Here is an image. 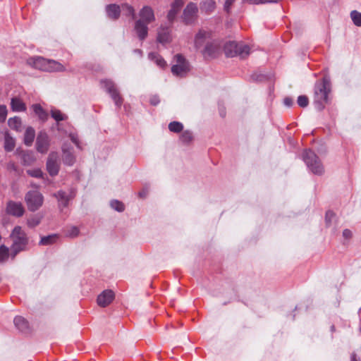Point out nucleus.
Instances as JSON below:
<instances>
[{
  "instance_id": "nucleus-1",
  "label": "nucleus",
  "mask_w": 361,
  "mask_h": 361,
  "mask_svg": "<svg viewBox=\"0 0 361 361\" xmlns=\"http://www.w3.org/2000/svg\"><path fill=\"white\" fill-rule=\"evenodd\" d=\"M331 82L327 76L319 80L314 85V103L319 111L324 109L330 101Z\"/></svg>"
},
{
  "instance_id": "nucleus-2",
  "label": "nucleus",
  "mask_w": 361,
  "mask_h": 361,
  "mask_svg": "<svg viewBox=\"0 0 361 361\" xmlns=\"http://www.w3.org/2000/svg\"><path fill=\"white\" fill-rule=\"evenodd\" d=\"M140 18L135 21V30L140 39H145L148 34V25L155 19L152 8L144 6L140 11Z\"/></svg>"
},
{
  "instance_id": "nucleus-3",
  "label": "nucleus",
  "mask_w": 361,
  "mask_h": 361,
  "mask_svg": "<svg viewBox=\"0 0 361 361\" xmlns=\"http://www.w3.org/2000/svg\"><path fill=\"white\" fill-rule=\"evenodd\" d=\"M30 66L47 72L63 71L64 66L54 60H49L42 56L30 57L27 61Z\"/></svg>"
},
{
  "instance_id": "nucleus-4",
  "label": "nucleus",
  "mask_w": 361,
  "mask_h": 361,
  "mask_svg": "<svg viewBox=\"0 0 361 361\" xmlns=\"http://www.w3.org/2000/svg\"><path fill=\"white\" fill-rule=\"evenodd\" d=\"M11 238L13 240V245L11 246V254L13 257L23 250L28 242V239L25 232L19 226H16L11 234Z\"/></svg>"
},
{
  "instance_id": "nucleus-5",
  "label": "nucleus",
  "mask_w": 361,
  "mask_h": 361,
  "mask_svg": "<svg viewBox=\"0 0 361 361\" xmlns=\"http://www.w3.org/2000/svg\"><path fill=\"white\" fill-rule=\"evenodd\" d=\"M250 51V47L243 42H228L224 45L225 54L228 57L238 56L244 59L249 55Z\"/></svg>"
},
{
  "instance_id": "nucleus-6",
  "label": "nucleus",
  "mask_w": 361,
  "mask_h": 361,
  "mask_svg": "<svg viewBox=\"0 0 361 361\" xmlns=\"http://www.w3.org/2000/svg\"><path fill=\"white\" fill-rule=\"evenodd\" d=\"M302 159L312 173L316 175H322L324 173V166L320 159L311 149L305 150Z\"/></svg>"
},
{
  "instance_id": "nucleus-7",
  "label": "nucleus",
  "mask_w": 361,
  "mask_h": 361,
  "mask_svg": "<svg viewBox=\"0 0 361 361\" xmlns=\"http://www.w3.org/2000/svg\"><path fill=\"white\" fill-rule=\"evenodd\" d=\"M102 87L110 95L118 108H121L123 99L120 94L116 84L111 80H103L101 81Z\"/></svg>"
},
{
  "instance_id": "nucleus-8",
  "label": "nucleus",
  "mask_w": 361,
  "mask_h": 361,
  "mask_svg": "<svg viewBox=\"0 0 361 361\" xmlns=\"http://www.w3.org/2000/svg\"><path fill=\"white\" fill-rule=\"evenodd\" d=\"M175 64L171 67V72L174 75L184 77L190 71V65L188 61L181 54L174 56Z\"/></svg>"
},
{
  "instance_id": "nucleus-9",
  "label": "nucleus",
  "mask_w": 361,
  "mask_h": 361,
  "mask_svg": "<svg viewBox=\"0 0 361 361\" xmlns=\"http://www.w3.org/2000/svg\"><path fill=\"white\" fill-rule=\"evenodd\" d=\"M28 209L32 212L37 210L43 204L44 197L37 190L29 191L25 197Z\"/></svg>"
},
{
  "instance_id": "nucleus-10",
  "label": "nucleus",
  "mask_w": 361,
  "mask_h": 361,
  "mask_svg": "<svg viewBox=\"0 0 361 361\" xmlns=\"http://www.w3.org/2000/svg\"><path fill=\"white\" fill-rule=\"evenodd\" d=\"M221 46L219 41L213 39L208 42L204 48L201 50V53L204 58H215L220 52Z\"/></svg>"
},
{
  "instance_id": "nucleus-11",
  "label": "nucleus",
  "mask_w": 361,
  "mask_h": 361,
  "mask_svg": "<svg viewBox=\"0 0 361 361\" xmlns=\"http://www.w3.org/2000/svg\"><path fill=\"white\" fill-rule=\"evenodd\" d=\"M212 33L204 30H200L195 37V47L197 49L202 50L208 42L212 41Z\"/></svg>"
},
{
  "instance_id": "nucleus-12",
  "label": "nucleus",
  "mask_w": 361,
  "mask_h": 361,
  "mask_svg": "<svg viewBox=\"0 0 361 361\" xmlns=\"http://www.w3.org/2000/svg\"><path fill=\"white\" fill-rule=\"evenodd\" d=\"M6 211L11 216L20 217L24 214L25 208L21 202L10 200L7 202Z\"/></svg>"
},
{
  "instance_id": "nucleus-13",
  "label": "nucleus",
  "mask_w": 361,
  "mask_h": 361,
  "mask_svg": "<svg viewBox=\"0 0 361 361\" xmlns=\"http://www.w3.org/2000/svg\"><path fill=\"white\" fill-rule=\"evenodd\" d=\"M47 169L51 176H54L58 174L59 171V156L56 152H51L49 154L47 162Z\"/></svg>"
},
{
  "instance_id": "nucleus-14",
  "label": "nucleus",
  "mask_w": 361,
  "mask_h": 361,
  "mask_svg": "<svg viewBox=\"0 0 361 361\" xmlns=\"http://www.w3.org/2000/svg\"><path fill=\"white\" fill-rule=\"evenodd\" d=\"M197 12V7L195 3L190 2L186 6L183 13V20L186 25H190L193 23L196 13Z\"/></svg>"
},
{
  "instance_id": "nucleus-15",
  "label": "nucleus",
  "mask_w": 361,
  "mask_h": 361,
  "mask_svg": "<svg viewBox=\"0 0 361 361\" xmlns=\"http://www.w3.org/2000/svg\"><path fill=\"white\" fill-rule=\"evenodd\" d=\"M49 147V138L44 132H40L36 140V149L37 152L45 154L47 152Z\"/></svg>"
},
{
  "instance_id": "nucleus-16",
  "label": "nucleus",
  "mask_w": 361,
  "mask_h": 361,
  "mask_svg": "<svg viewBox=\"0 0 361 361\" xmlns=\"http://www.w3.org/2000/svg\"><path fill=\"white\" fill-rule=\"evenodd\" d=\"M59 202V207H66L68 202L75 196V192L71 190L68 194L63 190H59L54 194Z\"/></svg>"
},
{
  "instance_id": "nucleus-17",
  "label": "nucleus",
  "mask_w": 361,
  "mask_h": 361,
  "mask_svg": "<svg viewBox=\"0 0 361 361\" xmlns=\"http://www.w3.org/2000/svg\"><path fill=\"white\" fill-rule=\"evenodd\" d=\"M114 299V293L111 290H105L97 297V303L100 307L108 306Z\"/></svg>"
},
{
  "instance_id": "nucleus-18",
  "label": "nucleus",
  "mask_w": 361,
  "mask_h": 361,
  "mask_svg": "<svg viewBox=\"0 0 361 361\" xmlns=\"http://www.w3.org/2000/svg\"><path fill=\"white\" fill-rule=\"evenodd\" d=\"M184 4L183 0H175L172 4L170 11H169L167 18L169 22L172 23L177 13L180 11Z\"/></svg>"
},
{
  "instance_id": "nucleus-19",
  "label": "nucleus",
  "mask_w": 361,
  "mask_h": 361,
  "mask_svg": "<svg viewBox=\"0 0 361 361\" xmlns=\"http://www.w3.org/2000/svg\"><path fill=\"white\" fill-rule=\"evenodd\" d=\"M106 12L109 18L114 20H117L121 13V6L109 4L106 6Z\"/></svg>"
},
{
  "instance_id": "nucleus-20",
  "label": "nucleus",
  "mask_w": 361,
  "mask_h": 361,
  "mask_svg": "<svg viewBox=\"0 0 361 361\" xmlns=\"http://www.w3.org/2000/svg\"><path fill=\"white\" fill-rule=\"evenodd\" d=\"M157 40L164 44L171 41V29L168 27H161L158 32Z\"/></svg>"
},
{
  "instance_id": "nucleus-21",
  "label": "nucleus",
  "mask_w": 361,
  "mask_h": 361,
  "mask_svg": "<svg viewBox=\"0 0 361 361\" xmlns=\"http://www.w3.org/2000/svg\"><path fill=\"white\" fill-rule=\"evenodd\" d=\"M16 327L20 331L27 333L29 329L28 322L21 316H17L13 320Z\"/></svg>"
},
{
  "instance_id": "nucleus-22",
  "label": "nucleus",
  "mask_w": 361,
  "mask_h": 361,
  "mask_svg": "<svg viewBox=\"0 0 361 361\" xmlns=\"http://www.w3.org/2000/svg\"><path fill=\"white\" fill-rule=\"evenodd\" d=\"M11 106L13 111H24L26 109L25 104L18 97L12 98Z\"/></svg>"
},
{
  "instance_id": "nucleus-23",
  "label": "nucleus",
  "mask_w": 361,
  "mask_h": 361,
  "mask_svg": "<svg viewBox=\"0 0 361 361\" xmlns=\"http://www.w3.org/2000/svg\"><path fill=\"white\" fill-rule=\"evenodd\" d=\"M121 13L131 20L135 18V12L134 8L128 4H122L121 5Z\"/></svg>"
},
{
  "instance_id": "nucleus-24",
  "label": "nucleus",
  "mask_w": 361,
  "mask_h": 361,
  "mask_svg": "<svg viewBox=\"0 0 361 361\" xmlns=\"http://www.w3.org/2000/svg\"><path fill=\"white\" fill-rule=\"evenodd\" d=\"M148 58L154 61L159 68H164L166 66L165 60L157 52H151L148 55Z\"/></svg>"
},
{
  "instance_id": "nucleus-25",
  "label": "nucleus",
  "mask_w": 361,
  "mask_h": 361,
  "mask_svg": "<svg viewBox=\"0 0 361 361\" xmlns=\"http://www.w3.org/2000/svg\"><path fill=\"white\" fill-rule=\"evenodd\" d=\"M35 137V131L33 128L27 127L24 134V143L27 146H31Z\"/></svg>"
},
{
  "instance_id": "nucleus-26",
  "label": "nucleus",
  "mask_w": 361,
  "mask_h": 361,
  "mask_svg": "<svg viewBox=\"0 0 361 361\" xmlns=\"http://www.w3.org/2000/svg\"><path fill=\"white\" fill-rule=\"evenodd\" d=\"M16 146V142L8 133H6L4 135V149L6 152H11Z\"/></svg>"
},
{
  "instance_id": "nucleus-27",
  "label": "nucleus",
  "mask_w": 361,
  "mask_h": 361,
  "mask_svg": "<svg viewBox=\"0 0 361 361\" xmlns=\"http://www.w3.org/2000/svg\"><path fill=\"white\" fill-rule=\"evenodd\" d=\"M63 161L64 164L71 166L75 162V157L73 154L68 149L63 147Z\"/></svg>"
},
{
  "instance_id": "nucleus-28",
  "label": "nucleus",
  "mask_w": 361,
  "mask_h": 361,
  "mask_svg": "<svg viewBox=\"0 0 361 361\" xmlns=\"http://www.w3.org/2000/svg\"><path fill=\"white\" fill-rule=\"evenodd\" d=\"M32 108L35 114L38 116L39 119L42 121H46L47 119V113L42 109V107L39 104H33Z\"/></svg>"
},
{
  "instance_id": "nucleus-29",
  "label": "nucleus",
  "mask_w": 361,
  "mask_h": 361,
  "mask_svg": "<svg viewBox=\"0 0 361 361\" xmlns=\"http://www.w3.org/2000/svg\"><path fill=\"white\" fill-rule=\"evenodd\" d=\"M8 124L9 127L16 131L21 130V120L18 117L11 118L8 121Z\"/></svg>"
},
{
  "instance_id": "nucleus-30",
  "label": "nucleus",
  "mask_w": 361,
  "mask_h": 361,
  "mask_svg": "<svg viewBox=\"0 0 361 361\" xmlns=\"http://www.w3.org/2000/svg\"><path fill=\"white\" fill-rule=\"evenodd\" d=\"M59 238V236L56 234L49 235L47 236H44L41 238L40 245H51L56 243Z\"/></svg>"
},
{
  "instance_id": "nucleus-31",
  "label": "nucleus",
  "mask_w": 361,
  "mask_h": 361,
  "mask_svg": "<svg viewBox=\"0 0 361 361\" xmlns=\"http://www.w3.org/2000/svg\"><path fill=\"white\" fill-rule=\"evenodd\" d=\"M42 217L39 214H35L29 217L27 220V224L30 228H34L39 224Z\"/></svg>"
},
{
  "instance_id": "nucleus-32",
  "label": "nucleus",
  "mask_w": 361,
  "mask_h": 361,
  "mask_svg": "<svg viewBox=\"0 0 361 361\" xmlns=\"http://www.w3.org/2000/svg\"><path fill=\"white\" fill-rule=\"evenodd\" d=\"M169 129L173 133H180L183 129V126L181 123L178 121H173L169 124Z\"/></svg>"
},
{
  "instance_id": "nucleus-33",
  "label": "nucleus",
  "mask_w": 361,
  "mask_h": 361,
  "mask_svg": "<svg viewBox=\"0 0 361 361\" xmlns=\"http://www.w3.org/2000/svg\"><path fill=\"white\" fill-rule=\"evenodd\" d=\"M51 117L56 121H64L67 119V116L62 114L59 110L52 109L51 111Z\"/></svg>"
},
{
  "instance_id": "nucleus-34",
  "label": "nucleus",
  "mask_w": 361,
  "mask_h": 361,
  "mask_svg": "<svg viewBox=\"0 0 361 361\" xmlns=\"http://www.w3.org/2000/svg\"><path fill=\"white\" fill-rule=\"evenodd\" d=\"M350 17L355 25L361 26V13L357 11H353L350 13Z\"/></svg>"
},
{
  "instance_id": "nucleus-35",
  "label": "nucleus",
  "mask_w": 361,
  "mask_h": 361,
  "mask_svg": "<svg viewBox=\"0 0 361 361\" xmlns=\"http://www.w3.org/2000/svg\"><path fill=\"white\" fill-rule=\"evenodd\" d=\"M80 230L77 226H71L67 228L66 235L71 238H75L79 235Z\"/></svg>"
},
{
  "instance_id": "nucleus-36",
  "label": "nucleus",
  "mask_w": 361,
  "mask_h": 361,
  "mask_svg": "<svg viewBox=\"0 0 361 361\" xmlns=\"http://www.w3.org/2000/svg\"><path fill=\"white\" fill-rule=\"evenodd\" d=\"M192 133L189 130H185L180 135V139L184 143H189L192 140Z\"/></svg>"
},
{
  "instance_id": "nucleus-37",
  "label": "nucleus",
  "mask_w": 361,
  "mask_h": 361,
  "mask_svg": "<svg viewBox=\"0 0 361 361\" xmlns=\"http://www.w3.org/2000/svg\"><path fill=\"white\" fill-rule=\"evenodd\" d=\"M9 255V250L5 245L0 247V262L6 261Z\"/></svg>"
},
{
  "instance_id": "nucleus-38",
  "label": "nucleus",
  "mask_w": 361,
  "mask_h": 361,
  "mask_svg": "<svg viewBox=\"0 0 361 361\" xmlns=\"http://www.w3.org/2000/svg\"><path fill=\"white\" fill-rule=\"evenodd\" d=\"M111 207L118 212H123L125 209L124 204L118 200H112L111 202Z\"/></svg>"
},
{
  "instance_id": "nucleus-39",
  "label": "nucleus",
  "mask_w": 361,
  "mask_h": 361,
  "mask_svg": "<svg viewBox=\"0 0 361 361\" xmlns=\"http://www.w3.org/2000/svg\"><path fill=\"white\" fill-rule=\"evenodd\" d=\"M298 104L301 107H306L309 104L308 97L305 95H300L298 98Z\"/></svg>"
},
{
  "instance_id": "nucleus-40",
  "label": "nucleus",
  "mask_w": 361,
  "mask_h": 361,
  "mask_svg": "<svg viewBox=\"0 0 361 361\" xmlns=\"http://www.w3.org/2000/svg\"><path fill=\"white\" fill-rule=\"evenodd\" d=\"M28 175L35 178H40L42 176V171L39 169H29L27 171Z\"/></svg>"
},
{
  "instance_id": "nucleus-41",
  "label": "nucleus",
  "mask_w": 361,
  "mask_h": 361,
  "mask_svg": "<svg viewBox=\"0 0 361 361\" xmlns=\"http://www.w3.org/2000/svg\"><path fill=\"white\" fill-rule=\"evenodd\" d=\"M7 116V109L4 105H0V123L6 121Z\"/></svg>"
},
{
  "instance_id": "nucleus-42",
  "label": "nucleus",
  "mask_w": 361,
  "mask_h": 361,
  "mask_svg": "<svg viewBox=\"0 0 361 361\" xmlns=\"http://www.w3.org/2000/svg\"><path fill=\"white\" fill-rule=\"evenodd\" d=\"M69 137L71 140V141L77 146L78 148L82 149V147H81V146L80 145V141H79V139H78V135L76 133H71L69 134Z\"/></svg>"
},
{
  "instance_id": "nucleus-43",
  "label": "nucleus",
  "mask_w": 361,
  "mask_h": 361,
  "mask_svg": "<svg viewBox=\"0 0 361 361\" xmlns=\"http://www.w3.org/2000/svg\"><path fill=\"white\" fill-rule=\"evenodd\" d=\"M335 217V214L332 211H327L325 215V221L326 225H330L331 221Z\"/></svg>"
},
{
  "instance_id": "nucleus-44",
  "label": "nucleus",
  "mask_w": 361,
  "mask_h": 361,
  "mask_svg": "<svg viewBox=\"0 0 361 361\" xmlns=\"http://www.w3.org/2000/svg\"><path fill=\"white\" fill-rule=\"evenodd\" d=\"M236 0H226L225 4H224V10L227 13H230V11H231V8L233 5V4L235 1Z\"/></svg>"
},
{
  "instance_id": "nucleus-45",
  "label": "nucleus",
  "mask_w": 361,
  "mask_h": 361,
  "mask_svg": "<svg viewBox=\"0 0 361 361\" xmlns=\"http://www.w3.org/2000/svg\"><path fill=\"white\" fill-rule=\"evenodd\" d=\"M343 236L345 239H350L352 237V232L349 229H345L343 231Z\"/></svg>"
},
{
  "instance_id": "nucleus-46",
  "label": "nucleus",
  "mask_w": 361,
  "mask_h": 361,
  "mask_svg": "<svg viewBox=\"0 0 361 361\" xmlns=\"http://www.w3.org/2000/svg\"><path fill=\"white\" fill-rule=\"evenodd\" d=\"M148 194V189L147 188H143L141 191L138 192V196L140 198H145L147 195Z\"/></svg>"
},
{
  "instance_id": "nucleus-47",
  "label": "nucleus",
  "mask_w": 361,
  "mask_h": 361,
  "mask_svg": "<svg viewBox=\"0 0 361 361\" xmlns=\"http://www.w3.org/2000/svg\"><path fill=\"white\" fill-rule=\"evenodd\" d=\"M284 104L287 106H290L293 104V99L290 97H286L283 100Z\"/></svg>"
},
{
  "instance_id": "nucleus-48",
  "label": "nucleus",
  "mask_w": 361,
  "mask_h": 361,
  "mask_svg": "<svg viewBox=\"0 0 361 361\" xmlns=\"http://www.w3.org/2000/svg\"><path fill=\"white\" fill-rule=\"evenodd\" d=\"M159 102V99L157 97L154 96L150 99V104L152 105H157Z\"/></svg>"
},
{
  "instance_id": "nucleus-49",
  "label": "nucleus",
  "mask_w": 361,
  "mask_h": 361,
  "mask_svg": "<svg viewBox=\"0 0 361 361\" xmlns=\"http://www.w3.org/2000/svg\"><path fill=\"white\" fill-rule=\"evenodd\" d=\"M208 4H209V7H211L212 8H214L215 7V2L214 1H208Z\"/></svg>"
},
{
  "instance_id": "nucleus-50",
  "label": "nucleus",
  "mask_w": 361,
  "mask_h": 361,
  "mask_svg": "<svg viewBox=\"0 0 361 361\" xmlns=\"http://www.w3.org/2000/svg\"><path fill=\"white\" fill-rule=\"evenodd\" d=\"M351 361H357V355L355 353L351 355Z\"/></svg>"
}]
</instances>
